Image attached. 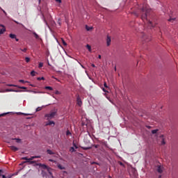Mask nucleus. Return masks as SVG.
Listing matches in <instances>:
<instances>
[{
    "instance_id": "obj_29",
    "label": "nucleus",
    "mask_w": 178,
    "mask_h": 178,
    "mask_svg": "<svg viewBox=\"0 0 178 178\" xmlns=\"http://www.w3.org/2000/svg\"><path fill=\"white\" fill-rule=\"evenodd\" d=\"M25 60H26V63H29V62H30V58L26 57Z\"/></svg>"
},
{
    "instance_id": "obj_50",
    "label": "nucleus",
    "mask_w": 178,
    "mask_h": 178,
    "mask_svg": "<svg viewBox=\"0 0 178 178\" xmlns=\"http://www.w3.org/2000/svg\"><path fill=\"white\" fill-rule=\"evenodd\" d=\"M92 67H95V64H92Z\"/></svg>"
},
{
    "instance_id": "obj_10",
    "label": "nucleus",
    "mask_w": 178,
    "mask_h": 178,
    "mask_svg": "<svg viewBox=\"0 0 178 178\" xmlns=\"http://www.w3.org/2000/svg\"><path fill=\"white\" fill-rule=\"evenodd\" d=\"M168 22H170L171 23H175V22H176V17H170V19H168Z\"/></svg>"
},
{
    "instance_id": "obj_52",
    "label": "nucleus",
    "mask_w": 178,
    "mask_h": 178,
    "mask_svg": "<svg viewBox=\"0 0 178 178\" xmlns=\"http://www.w3.org/2000/svg\"><path fill=\"white\" fill-rule=\"evenodd\" d=\"M74 147H75V148H77V145H76V144L74 143Z\"/></svg>"
},
{
    "instance_id": "obj_54",
    "label": "nucleus",
    "mask_w": 178,
    "mask_h": 178,
    "mask_svg": "<svg viewBox=\"0 0 178 178\" xmlns=\"http://www.w3.org/2000/svg\"><path fill=\"white\" fill-rule=\"evenodd\" d=\"M120 165H121V166H122L123 163L120 162Z\"/></svg>"
},
{
    "instance_id": "obj_47",
    "label": "nucleus",
    "mask_w": 178,
    "mask_h": 178,
    "mask_svg": "<svg viewBox=\"0 0 178 178\" xmlns=\"http://www.w3.org/2000/svg\"><path fill=\"white\" fill-rule=\"evenodd\" d=\"M5 115H6V113L0 114V118H2V116H5Z\"/></svg>"
},
{
    "instance_id": "obj_55",
    "label": "nucleus",
    "mask_w": 178,
    "mask_h": 178,
    "mask_svg": "<svg viewBox=\"0 0 178 178\" xmlns=\"http://www.w3.org/2000/svg\"><path fill=\"white\" fill-rule=\"evenodd\" d=\"M12 176H8V177H6V178H11Z\"/></svg>"
},
{
    "instance_id": "obj_8",
    "label": "nucleus",
    "mask_w": 178,
    "mask_h": 178,
    "mask_svg": "<svg viewBox=\"0 0 178 178\" xmlns=\"http://www.w3.org/2000/svg\"><path fill=\"white\" fill-rule=\"evenodd\" d=\"M157 172L158 173H162L163 172V168H162L161 165H159L157 167Z\"/></svg>"
},
{
    "instance_id": "obj_25",
    "label": "nucleus",
    "mask_w": 178,
    "mask_h": 178,
    "mask_svg": "<svg viewBox=\"0 0 178 178\" xmlns=\"http://www.w3.org/2000/svg\"><path fill=\"white\" fill-rule=\"evenodd\" d=\"M10 38H16V35L10 33Z\"/></svg>"
},
{
    "instance_id": "obj_37",
    "label": "nucleus",
    "mask_w": 178,
    "mask_h": 178,
    "mask_svg": "<svg viewBox=\"0 0 178 178\" xmlns=\"http://www.w3.org/2000/svg\"><path fill=\"white\" fill-rule=\"evenodd\" d=\"M33 92H34V94H44V92H35V91H34Z\"/></svg>"
},
{
    "instance_id": "obj_1",
    "label": "nucleus",
    "mask_w": 178,
    "mask_h": 178,
    "mask_svg": "<svg viewBox=\"0 0 178 178\" xmlns=\"http://www.w3.org/2000/svg\"><path fill=\"white\" fill-rule=\"evenodd\" d=\"M140 17L143 22H146L149 27H154L152 22L148 20V15H149L151 10L147 6V4L143 5V8L139 10Z\"/></svg>"
},
{
    "instance_id": "obj_56",
    "label": "nucleus",
    "mask_w": 178,
    "mask_h": 178,
    "mask_svg": "<svg viewBox=\"0 0 178 178\" xmlns=\"http://www.w3.org/2000/svg\"><path fill=\"white\" fill-rule=\"evenodd\" d=\"M49 161H50V162H53V161H54V160H52V159H49Z\"/></svg>"
},
{
    "instance_id": "obj_61",
    "label": "nucleus",
    "mask_w": 178,
    "mask_h": 178,
    "mask_svg": "<svg viewBox=\"0 0 178 178\" xmlns=\"http://www.w3.org/2000/svg\"><path fill=\"white\" fill-rule=\"evenodd\" d=\"M39 3H41V0H39Z\"/></svg>"
},
{
    "instance_id": "obj_43",
    "label": "nucleus",
    "mask_w": 178,
    "mask_h": 178,
    "mask_svg": "<svg viewBox=\"0 0 178 178\" xmlns=\"http://www.w3.org/2000/svg\"><path fill=\"white\" fill-rule=\"evenodd\" d=\"M21 51H22V52H26L27 51V49L24 48L23 49H21Z\"/></svg>"
},
{
    "instance_id": "obj_21",
    "label": "nucleus",
    "mask_w": 178,
    "mask_h": 178,
    "mask_svg": "<svg viewBox=\"0 0 178 178\" xmlns=\"http://www.w3.org/2000/svg\"><path fill=\"white\" fill-rule=\"evenodd\" d=\"M143 40H145V42H148V41H149V39L147 38V35L143 36Z\"/></svg>"
},
{
    "instance_id": "obj_34",
    "label": "nucleus",
    "mask_w": 178,
    "mask_h": 178,
    "mask_svg": "<svg viewBox=\"0 0 178 178\" xmlns=\"http://www.w3.org/2000/svg\"><path fill=\"white\" fill-rule=\"evenodd\" d=\"M58 24H59V26H61V22H60V19H58V22H57Z\"/></svg>"
},
{
    "instance_id": "obj_35",
    "label": "nucleus",
    "mask_w": 178,
    "mask_h": 178,
    "mask_svg": "<svg viewBox=\"0 0 178 178\" xmlns=\"http://www.w3.org/2000/svg\"><path fill=\"white\" fill-rule=\"evenodd\" d=\"M70 134H72V133H70V131H67L66 136H70Z\"/></svg>"
},
{
    "instance_id": "obj_15",
    "label": "nucleus",
    "mask_w": 178,
    "mask_h": 178,
    "mask_svg": "<svg viewBox=\"0 0 178 178\" xmlns=\"http://www.w3.org/2000/svg\"><path fill=\"white\" fill-rule=\"evenodd\" d=\"M47 154L49 155H54L55 153H54V152H52L51 149H47Z\"/></svg>"
},
{
    "instance_id": "obj_64",
    "label": "nucleus",
    "mask_w": 178,
    "mask_h": 178,
    "mask_svg": "<svg viewBox=\"0 0 178 178\" xmlns=\"http://www.w3.org/2000/svg\"><path fill=\"white\" fill-rule=\"evenodd\" d=\"M7 143H8V144H10V142H9V141H7Z\"/></svg>"
},
{
    "instance_id": "obj_51",
    "label": "nucleus",
    "mask_w": 178,
    "mask_h": 178,
    "mask_svg": "<svg viewBox=\"0 0 178 178\" xmlns=\"http://www.w3.org/2000/svg\"><path fill=\"white\" fill-rule=\"evenodd\" d=\"M2 176V178H6V176L5 175H1Z\"/></svg>"
},
{
    "instance_id": "obj_36",
    "label": "nucleus",
    "mask_w": 178,
    "mask_h": 178,
    "mask_svg": "<svg viewBox=\"0 0 178 178\" xmlns=\"http://www.w3.org/2000/svg\"><path fill=\"white\" fill-rule=\"evenodd\" d=\"M55 94H56V95H60V92H59L58 90H56V91L55 92Z\"/></svg>"
},
{
    "instance_id": "obj_28",
    "label": "nucleus",
    "mask_w": 178,
    "mask_h": 178,
    "mask_svg": "<svg viewBox=\"0 0 178 178\" xmlns=\"http://www.w3.org/2000/svg\"><path fill=\"white\" fill-rule=\"evenodd\" d=\"M17 87H18V88H21V90H27V88H26V87H24V86H22V87H20V86H17Z\"/></svg>"
},
{
    "instance_id": "obj_3",
    "label": "nucleus",
    "mask_w": 178,
    "mask_h": 178,
    "mask_svg": "<svg viewBox=\"0 0 178 178\" xmlns=\"http://www.w3.org/2000/svg\"><path fill=\"white\" fill-rule=\"evenodd\" d=\"M38 166H40V168H42V169H47V170L49 172V174L50 175V176H52V172H51V168H49L47 165L42 164V163H38Z\"/></svg>"
},
{
    "instance_id": "obj_12",
    "label": "nucleus",
    "mask_w": 178,
    "mask_h": 178,
    "mask_svg": "<svg viewBox=\"0 0 178 178\" xmlns=\"http://www.w3.org/2000/svg\"><path fill=\"white\" fill-rule=\"evenodd\" d=\"M33 34L35 38H36V40H38V38H40V36L38 35V34H37V33L33 32Z\"/></svg>"
},
{
    "instance_id": "obj_60",
    "label": "nucleus",
    "mask_w": 178,
    "mask_h": 178,
    "mask_svg": "<svg viewBox=\"0 0 178 178\" xmlns=\"http://www.w3.org/2000/svg\"><path fill=\"white\" fill-rule=\"evenodd\" d=\"M15 40H16V41H19V39H17V38H15Z\"/></svg>"
},
{
    "instance_id": "obj_63",
    "label": "nucleus",
    "mask_w": 178,
    "mask_h": 178,
    "mask_svg": "<svg viewBox=\"0 0 178 178\" xmlns=\"http://www.w3.org/2000/svg\"><path fill=\"white\" fill-rule=\"evenodd\" d=\"M86 149H90V147H87Z\"/></svg>"
},
{
    "instance_id": "obj_53",
    "label": "nucleus",
    "mask_w": 178,
    "mask_h": 178,
    "mask_svg": "<svg viewBox=\"0 0 178 178\" xmlns=\"http://www.w3.org/2000/svg\"><path fill=\"white\" fill-rule=\"evenodd\" d=\"M98 58H99V59H101V58H102L101 55H99Z\"/></svg>"
},
{
    "instance_id": "obj_40",
    "label": "nucleus",
    "mask_w": 178,
    "mask_h": 178,
    "mask_svg": "<svg viewBox=\"0 0 178 178\" xmlns=\"http://www.w3.org/2000/svg\"><path fill=\"white\" fill-rule=\"evenodd\" d=\"M161 144H162V145H165V144H166L165 143V140H162V141H161Z\"/></svg>"
},
{
    "instance_id": "obj_17",
    "label": "nucleus",
    "mask_w": 178,
    "mask_h": 178,
    "mask_svg": "<svg viewBox=\"0 0 178 178\" xmlns=\"http://www.w3.org/2000/svg\"><path fill=\"white\" fill-rule=\"evenodd\" d=\"M15 23H16V24H20L21 26H22L23 29H26V26H24V25H23L22 24L19 23L17 21L14 20Z\"/></svg>"
},
{
    "instance_id": "obj_44",
    "label": "nucleus",
    "mask_w": 178,
    "mask_h": 178,
    "mask_svg": "<svg viewBox=\"0 0 178 178\" xmlns=\"http://www.w3.org/2000/svg\"><path fill=\"white\" fill-rule=\"evenodd\" d=\"M134 14L135 15V16H136L137 17H138V16H139L138 13H134Z\"/></svg>"
},
{
    "instance_id": "obj_49",
    "label": "nucleus",
    "mask_w": 178,
    "mask_h": 178,
    "mask_svg": "<svg viewBox=\"0 0 178 178\" xmlns=\"http://www.w3.org/2000/svg\"><path fill=\"white\" fill-rule=\"evenodd\" d=\"M2 170H0V177H1V176H2V175H1V173H2Z\"/></svg>"
},
{
    "instance_id": "obj_33",
    "label": "nucleus",
    "mask_w": 178,
    "mask_h": 178,
    "mask_svg": "<svg viewBox=\"0 0 178 178\" xmlns=\"http://www.w3.org/2000/svg\"><path fill=\"white\" fill-rule=\"evenodd\" d=\"M42 66H44V63H39V67H42Z\"/></svg>"
},
{
    "instance_id": "obj_32",
    "label": "nucleus",
    "mask_w": 178,
    "mask_h": 178,
    "mask_svg": "<svg viewBox=\"0 0 178 178\" xmlns=\"http://www.w3.org/2000/svg\"><path fill=\"white\" fill-rule=\"evenodd\" d=\"M19 81V83H29V81H25L23 80V79H20Z\"/></svg>"
},
{
    "instance_id": "obj_23",
    "label": "nucleus",
    "mask_w": 178,
    "mask_h": 178,
    "mask_svg": "<svg viewBox=\"0 0 178 178\" xmlns=\"http://www.w3.org/2000/svg\"><path fill=\"white\" fill-rule=\"evenodd\" d=\"M158 131H159L158 129H154V130L152 131V134H156L158 133Z\"/></svg>"
},
{
    "instance_id": "obj_2",
    "label": "nucleus",
    "mask_w": 178,
    "mask_h": 178,
    "mask_svg": "<svg viewBox=\"0 0 178 178\" xmlns=\"http://www.w3.org/2000/svg\"><path fill=\"white\" fill-rule=\"evenodd\" d=\"M55 116H56V111H51L44 115V117L47 118V120H51V119H54Z\"/></svg>"
},
{
    "instance_id": "obj_5",
    "label": "nucleus",
    "mask_w": 178,
    "mask_h": 178,
    "mask_svg": "<svg viewBox=\"0 0 178 178\" xmlns=\"http://www.w3.org/2000/svg\"><path fill=\"white\" fill-rule=\"evenodd\" d=\"M76 104L79 106H81V105H83V102H81V98H80V96L76 97Z\"/></svg>"
},
{
    "instance_id": "obj_7",
    "label": "nucleus",
    "mask_w": 178,
    "mask_h": 178,
    "mask_svg": "<svg viewBox=\"0 0 178 178\" xmlns=\"http://www.w3.org/2000/svg\"><path fill=\"white\" fill-rule=\"evenodd\" d=\"M9 148H10L11 151H13L14 152H16V151H19V148L16 146H10Z\"/></svg>"
},
{
    "instance_id": "obj_38",
    "label": "nucleus",
    "mask_w": 178,
    "mask_h": 178,
    "mask_svg": "<svg viewBox=\"0 0 178 178\" xmlns=\"http://www.w3.org/2000/svg\"><path fill=\"white\" fill-rule=\"evenodd\" d=\"M63 44L65 47H66V45H67V43H66V42H65V40H63Z\"/></svg>"
},
{
    "instance_id": "obj_39",
    "label": "nucleus",
    "mask_w": 178,
    "mask_h": 178,
    "mask_svg": "<svg viewBox=\"0 0 178 178\" xmlns=\"http://www.w3.org/2000/svg\"><path fill=\"white\" fill-rule=\"evenodd\" d=\"M104 86L105 88H108V85L106 84V82L104 83Z\"/></svg>"
},
{
    "instance_id": "obj_45",
    "label": "nucleus",
    "mask_w": 178,
    "mask_h": 178,
    "mask_svg": "<svg viewBox=\"0 0 178 178\" xmlns=\"http://www.w3.org/2000/svg\"><path fill=\"white\" fill-rule=\"evenodd\" d=\"M102 90L104 91V92H108V90H106L105 88H102Z\"/></svg>"
},
{
    "instance_id": "obj_11",
    "label": "nucleus",
    "mask_w": 178,
    "mask_h": 178,
    "mask_svg": "<svg viewBox=\"0 0 178 178\" xmlns=\"http://www.w3.org/2000/svg\"><path fill=\"white\" fill-rule=\"evenodd\" d=\"M53 124V126H55V122H54V121H49V122H47V124H46V126H51V125H52Z\"/></svg>"
},
{
    "instance_id": "obj_4",
    "label": "nucleus",
    "mask_w": 178,
    "mask_h": 178,
    "mask_svg": "<svg viewBox=\"0 0 178 178\" xmlns=\"http://www.w3.org/2000/svg\"><path fill=\"white\" fill-rule=\"evenodd\" d=\"M36 158H41L40 156H31L29 159V161H24V163H30L31 165H33V163H35V161H33V159H35Z\"/></svg>"
},
{
    "instance_id": "obj_18",
    "label": "nucleus",
    "mask_w": 178,
    "mask_h": 178,
    "mask_svg": "<svg viewBox=\"0 0 178 178\" xmlns=\"http://www.w3.org/2000/svg\"><path fill=\"white\" fill-rule=\"evenodd\" d=\"M86 29L87 30V31H90V30H92V27H90L88 26H86Z\"/></svg>"
},
{
    "instance_id": "obj_62",
    "label": "nucleus",
    "mask_w": 178,
    "mask_h": 178,
    "mask_svg": "<svg viewBox=\"0 0 178 178\" xmlns=\"http://www.w3.org/2000/svg\"><path fill=\"white\" fill-rule=\"evenodd\" d=\"M3 13H6V12H5V10H3Z\"/></svg>"
},
{
    "instance_id": "obj_22",
    "label": "nucleus",
    "mask_w": 178,
    "mask_h": 178,
    "mask_svg": "<svg viewBox=\"0 0 178 178\" xmlns=\"http://www.w3.org/2000/svg\"><path fill=\"white\" fill-rule=\"evenodd\" d=\"M35 74H37V72H35V71L31 72V76L34 77V76H35Z\"/></svg>"
},
{
    "instance_id": "obj_14",
    "label": "nucleus",
    "mask_w": 178,
    "mask_h": 178,
    "mask_svg": "<svg viewBox=\"0 0 178 178\" xmlns=\"http://www.w3.org/2000/svg\"><path fill=\"white\" fill-rule=\"evenodd\" d=\"M58 169H60V170H65V167H63L62 165L59 164L58 165Z\"/></svg>"
},
{
    "instance_id": "obj_6",
    "label": "nucleus",
    "mask_w": 178,
    "mask_h": 178,
    "mask_svg": "<svg viewBox=\"0 0 178 178\" xmlns=\"http://www.w3.org/2000/svg\"><path fill=\"white\" fill-rule=\"evenodd\" d=\"M0 27H3L0 29V34H3V33L6 31V29H5V26L3 24H0Z\"/></svg>"
},
{
    "instance_id": "obj_24",
    "label": "nucleus",
    "mask_w": 178,
    "mask_h": 178,
    "mask_svg": "<svg viewBox=\"0 0 178 178\" xmlns=\"http://www.w3.org/2000/svg\"><path fill=\"white\" fill-rule=\"evenodd\" d=\"M86 48L87 49H88L89 52H91V46H90L89 44H87Z\"/></svg>"
},
{
    "instance_id": "obj_42",
    "label": "nucleus",
    "mask_w": 178,
    "mask_h": 178,
    "mask_svg": "<svg viewBox=\"0 0 178 178\" xmlns=\"http://www.w3.org/2000/svg\"><path fill=\"white\" fill-rule=\"evenodd\" d=\"M44 23H45L46 26H47V27H49V25L48 24V22L45 19H44Z\"/></svg>"
},
{
    "instance_id": "obj_13",
    "label": "nucleus",
    "mask_w": 178,
    "mask_h": 178,
    "mask_svg": "<svg viewBox=\"0 0 178 178\" xmlns=\"http://www.w3.org/2000/svg\"><path fill=\"white\" fill-rule=\"evenodd\" d=\"M45 90H49V91H52L54 90V88L51 86H46L44 87Z\"/></svg>"
},
{
    "instance_id": "obj_20",
    "label": "nucleus",
    "mask_w": 178,
    "mask_h": 178,
    "mask_svg": "<svg viewBox=\"0 0 178 178\" xmlns=\"http://www.w3.org/2000/svg\"><path fill=\"white\" fill-rule=\"evenodd\" d=\"M76 149H74V147H71L70 148V152H75Z\"/></svg>"
},
{
    "instance_id": "obj_58",
    "label": "nucleus",
    "mask_w": 178,
    "mask_h": 178,
    "mask_svg": "<svg viewBox=\"0 0 178 178\" xmlns=\"http://www.w3.org/2000/svg\"><path fill=\"white\" fill-rule=\"evenodd\" d=\"M30 86H31V87H34V85H33V84H31Z\"/></svg>"
},
{
    "instance_id": "obj_48",
    "label": "nucleus",
    "mask_w": 178,
    "mask_h": 178,
    "mask_svg": "<svg viewBox=\"0 0 178 178\" xmlns=\"http://www.w3.org/2000/svg\"><path fill=\"white\" fill-rule=\"evenodd\" d=\"M99 147V145H95V148H98Z\"/></svg>"
},
{
    "instance_id": "obj_16",
    "label": "nucleus",
    "mask_w": 178,
    "mask_h": 178,
    "mask_svg": "<svg viewBox=\"0 0 178 178\" xmlns=\"http://www.w3.org/2000/svg\"><path fill=\"white\" fill-rule=\"evenodd\" d=\"M6 91L8 92H17V90H15L13 89H7Z\"/></svg>"
},
{
    "instance_id": "obj_41",
    "label": "nucleus",
    "mask_w": 178,
    "mask_h": 178,
    "mask_svg": "<svg viewBox=\"0 0 178 178\" xmlns=\"http://www.w3.org/2000/svg\"><path fill=\"white\" fill-rule=\"evenodd\" d=\"M82 126H87V123L84 122V121H82Z\"/></svg>"
},
{
    "instance_id": "obj_31",
    "label": "nucleus",
    "mask_w": 178,
    "mask_h": 178,
    "mask_svg": "<svg viewBox=\"0 0 178 178\" xmlns=\"http://www.w3.org/2000/svg\"><path fill=\"white\" fill-rule=\"evenodd\" d=\"M42 109V107H38L36 108V112H40V111H41Z\"/></svg>"
},
{
    "instance_id": "obj_46",
    "label": "nucleus",
    "mask_w": 178,
    "mask_h": 178,
    "mask_svg": "<svg viewBox=\"0 0 178 178\" xmlns=\"http://www.w3.org/2000/svg\"><path fill=\"white\" fill-rule=\"evenodd\" d=\"M56 2H58V3H60L62 2V0H56Z\"/></svg>"
},
{
    "instance_id": "obj_9",
    "label": "nucleus",
    "mask_w": 178,
    "mask_h": 178,
    "mask_svg": "<svg viewBox=\"0 0 178 178\" xmlns=\"http://www.w3.org/2000/svg\"><path fill=\"white\" fill-rule=\"evenodd\" d=\"M106 44L107 47H109L111 45V37L109 36H107Z\"/></svg>"
},
{
    "instance_id": "obj_27",
    "label": "nucleus",
    "mask_w": 178,
    "mask_h": 178,
    "mask_svg": "<svg viewBox=\"0 0 178 178\" xmlns=\"http://www.w3.org/2000/svg\"><path fill=\"white\" fill-rule=\"evenodd\" d=\"M7 86L8 87H17V85H13V84H8Z\"/></svg>"
},
{
    "instance_id": "obj_57",
    "label": "nucleus",
    "mask_w": 178,
    "mask_h": 178,
    "mask_svg": "<svg viewBox=\"0 0 178 178\" xmlns=\"http://www.w3.org/2000/svg\"><path fill=\"white\" fill-rule=\"evenodd\" d=\"M159 178H162V175H159Z\"/></svg>"
},
{
    "instance_id": "obj_26",
    "label": "nucleus",
    "mask_w": 178,
    "mask_h": 178,
    "mask_svg": "<svg viewBox=\"0 0 178 178\" xmlns=\"http://www.w3.org/2000/svg\"><path fill=\"white\" fill-rule=\"evenodd\" d=\"M22 161H26V162H29V158L27 157H22Z\"/></svg>"
},
{
    "instance_id": "obj_30",
    "label": "nucleus",
    "mask_w": 178,
    "mask_h": 178,
    "mask_svg": "<svg viewBox=\"0 0 178 178\" xmlns=\"http://www.w3.org/2000/svg\"><path fill=\"white\" fill-rule=\"evenodd\" d=\"M37 80L40 81V80H45V78H44V76L42 77H38Z\"/></svg>"
},
{
    "instance_id": "obj_19",
    "label": "nucleus",
    "mask_w": 178,
    "mask_h": 178,
    "mask_svg": "<svg viewBox=\"0 0 178 178\" xmlns=\"http://www.w3.org/2000/svg\"><path fill=\"white\" fill-rule=\"evenodd\" d=\"M12 140H15L16 141V143H20V141H22V140L20 138H12Z\"/></svg>"
},
{
    "instance_id": "obj_59",
    "label": "nucleus",
    "mask_w": 178,
    "mask_h": 178,
    "mask_svg": "<svg viewBox=\"0 0 178 178\" xmlns=\"http://www.w3.org/2000/svg\"><path fill=\"white\" fill-rule=\"evenodd\" d=\"M147 129H151V127L148 126V127H147Z\"/></svg>"
}]
</instances>
